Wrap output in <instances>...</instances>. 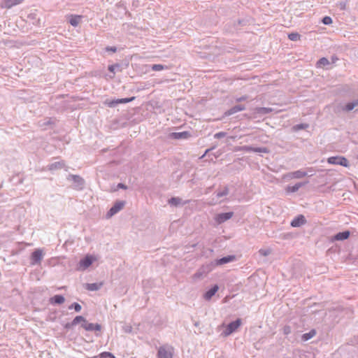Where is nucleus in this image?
<instances>
[{"label": "nucleus", "instance_id": "4468645a", "mask_svg": "<svg viewBox=\"0 0 358 358\" xmlns=\"http://www.w3.org/2000/svg\"><path fill=\"white\" fill-rule=\"evenodd\" d=\"M24 0H2L1 7L3 8H10L14 6L20 4Z\"/></svg>", "mask_w": 358, "mask_h": 358}, {"label": "nucleus", "instance_id": "2f4dec72", "mask_svg": "<svg viewBox=\"0 0 358 358\" xmlns=\"http://www.w3.org/2000/svg\"><path fill=\"white\" fill-rule=\"evenodd\" d=\"M288 38L292 41H296L300 39V35L296 32H292L288 34Z\"/></svg>", "mask_w": 358, "mask_h": 358}, {"label": "nucleus", "instance_id": "6e6552de", "mask_svg": "<svg viewBox=\"0 0 358 358\" xmlns=\"http://www.w3.org/2000/svg\"><path fill=\"white\" fill-rule=\"evenodd\" d=\"M233 215V212L218 213L215 216L214 220L217 224H220L230 220Z\"/></svg>", "mask_w": 358, "mask_h": 358}, {"label": "nucleus", "instance_id": "f704fd0d", "mask_svg": "<svg viewBox=\"0 0 358 358\" xmlns=\"http://www.w3.org/2000/svg\"><path fill=\"white\" fill-rule=\"evenodd\" d=\"M99 358H115V357L110 352H104L99 355Z\"/></svg>", "mask_w": 358, "mask_h": 358}, {"label": "nucleus", "instance_id": "a19ab883", "mask_svg": "<svg viewBox=\"0 0 358 358\" xmlns=\"http://www.w3.org/2000/svg\"><path fill=\"white\" fill-rule=\"evenodd\" d=\"M323 24L329 25L332 23V20L330 17L326 16L322 19Z\"/></svg>", "mask_w": 358, "mask_h": 358}, {"label": "nucleus", "instance_id": "c756f323", "mask_svg": "<svg viewBox=\"0 0 358 358\" xmlns=\"http://www.w3.org/2000/svg\"><path fill=\"white\" fill-rule=\"evenodd\" d=\"M329 64V60L326 57H322L317 62V67H323Z\"/></svg>", "mask_w": 358, "mask_h": 358}, {"label": "nucleus", "instance_id": "9d476101", "mask_svg": "<svg viewBox=\"0 0 358 358\" xmlns=\"http://www.w3.org/2000/svg\"><path fill=\"white\" fill-rule=\"evenodd\" d=\"M210 269L207 267H201L193 275L192 279L194 281H197L204 278L209 273Z\"/></svg>", "mask_w": 358, "mask_h": 358}, {"label": "nucleus", "instance_id": "c9c22d12", "mask_svg": "<svg viewBox=\"0 0 358 358\" xmlns=\"http://www.w3.org/2000/svg\"><path fill=\"white\" fill-rule=\"evenodd\" d=\"M269 150L265 147L255 148V152L268 153Z\"/></svg>", "mask_w": 358, "mask_h": 358}, {"label": "nucleus", "instance_id": "49530a36", "mask_svg": "<svg viewBox=\"0 0 358 358\" xmlns=\"http://www.w3.org/2000/svg\"><path fill=\"white\" fill-rule=\"evenodd\" d=\"M106 51H111L113 52H115L117 51V48H116V47L108 46V47L106 48Z\"/></svg>", "mask_w": 358, "mask_h": 358}, {"label": "nucleus", "instance_id": "5701e85b", "mask_svg": "<svg viewBox=\"0 0 358 358\" xmlns=\"http://www.w3.org/2000/svg\"><path fill=\"white\" fill-rule=\"evenodd\" d=\"M64 165L65 164H64V163L62 161H61V162H56L50 164L48 166V169L50 171L61 169H62L64 166Z\"/></svg>", "mask_w": 358, "mask_h": 358}, {"label": "nucleus", "instance_id": "1a4fd4ad", "mask_svg": "<svg viewBox=\"0 0 358 358\" xmlns=\"http://www.w3.org/2000/svg\"><path fill=\"white\" fill-rule=\"evenodd\" d=\"M71 180L75 184V188L78 189H82L83 188L85 181L83 178L78 175L70 174L67 178Z\"/></svg>", "mask_w": 358, "mask_h": 358}, {"label": "nucleus", "instance_id": "a211bd4d", "mask_svg": "<svg viewBox=\"0 0 358 358\" xmlns=\"http://www.w3.org/2000/svg\"><path fill=\"white\" fill-rule=\"evenodd\" d=\"M235 259H236L235 255H228L227 257L217 259L215 261V264L216 265H222V264H228L229 262H234Z\"/></svg>", "mask_w": 358, "mask_h": 358}, {"label": "nucleus", "instance_id": "72a5a7b5", "mask_svg": "<svg viewBox=\"0 0 358 358\" xmlns=\"http://www.w3.org/2000/svg\"><path fill=\"white\" fill-rule=\"evenodd\" d=\"M164 69H166V66H164L162 64H153L152 66V70L155 71H159L164 70Z\"/></svg>", "mask_w": 358, "mask_h": 358}, {"label": "nucleus", "instance_id": "c03bdc74", "mask_svg": "<svg viewBox=\"0 0 358 358\" xmlns=\"http://www.w3.org/2000/svg\"><path fill=\"white\" fill-rule=\"evenodd\" d=\"M118 68H120V66L118 64L110 65L108 66V70L110 72L115 73V69Z\"/></svg>", "mask_w": 358, "mask_h": 358}, {"label": "nucleus", "instance_id": "39448f33", "mask_svg": "<svg viewBox=\"0 0 358 358\" xmlns=\"http://www.w3.org/2000/svg\"><path fill=\"white\" fill-rule=\"evenodd\" d=\"M327 162L331 164L341 165L345 167H348L349 166L348 159L341 156L330 157L328 158Z\"/></svg>", "mask_w": 358, "mask_h": 358}, {"label": "nucleus", "instance_id": "2eb2a0df", "mask_svg": "<svg viewBox=\"0 0 358 358\" xmlns=\"http://www.w3.org/2000/svg\"><path fill=\"white\" fill-rule=\"evenodd\" d=\"M350 231H344L342 232H339L336 234V235L331 237V242H334L335 241H343L349 238L350 236Z\"/></svg>", "mask_w": 358, "mask_h": 358}, {"label": "nucleus", "instance_id": "393cba45", "mask_svg": "<svg viewBox=\"0 0 358 358\" xmlns=\"http://www.w3.org/2000/svg\"><path fill=\"white\" fill-rule=\"evenodd\" d=\"M316 335L315 329H311L309 332L305 333L301 336V340L303 341H308Z\"/></svg>", "mask_w": 358, "mask_h": 358}, {"label": "nucleus", "instance_id": "20e7f679", "mask_svg": "<svg viewBox=\"0 0 358 358\" xmlns=\"http://www.w3.org/2000/svg\"><path fill=\"white\" fill-rule=\"evenodd\" d=\"M358 106V99H354L352 101L346 103L345 106H337L334 108L335 113H338L341 110L350 112Z\"/></svg>", "mask_w": 358, "mask_h": 358}, {"label": "nucleus", "instance_id": "c85d7f7f", "mask_svg": "<svg viewBox=\"0 0 358 358\" xmlns=\"http://www.w3.org/2000/svg\"><path fill=\"white\" fill-rule=\"evenodd\" d=\"M86 322V319L81 316V315H78V316H76L72 321V324H73L74 326L77 325L79 323H81V324L83 323H85Z\"/></svg>", "mask_w": 358, "mask_h": 358}, {"label": "nucleus", "instance_id": "09e8293b", "mask_svg": "<svg viewBox=\"0 0 358 358\" xmlns=\"http://www.w3.org/2000/svg\"><path fill=\"white\" fill-rule=\"evenodd\" d=\"M73 327H74V325H73V324H72V322H71L66 323V324H65V326H64V327H65L66 329H71V328H73Z\"/></svg>", "mask_w": 358, "mask_h": 358}, {"label": "nucleus", "instance_id": "864d4df0", "mask_svg": "<svg viewBox=\"0 0 358 358\" xmlns=\"http://www.w3.org/2000/svg\"><path fill=\"white\" fill-rule=\"evenodd\" d=\"M97 357H99V356H94L92 357H87V358H97Z\"/></svg>", "mask_w": 358, "mask_h": 358}, {"label": "nucleus", "instance_id": "4c0bfd02", "mask_svg": "<svg viewBox=\"0 0 358 358\" xmlns=\"http://www.w3.org/2000/svg\"><path fill=\"white\" fill-rule=\"evenodd\" d=\"M308 127V124H299L294 127L295 130H301V129H306Z\"/></svg>", "mask_w": 358, "mask_h": 358}, {"label": "nucleus", "instance_id": "5fc2aeb1", "mask_svg": "<svg viewBox=\"0 0 358 358\" xmlns=\"http://www.w3.org/2000/svg\"><path fill=\"white\" fill-rule=\"evenodd\" d=\"M131 358H136V357H131Z\"/></svg>", "mask_w": 358, "mask_h": 358}, {"label": "nucleus", "instance_id": "3c124183", "mask_svg": "<svg viewBox=\"0 0 358 358\" xmlns=\"http://www.w3.org/2000/svg\"><path fill=\"white\" fill-rule=\"evenodd\" d=\"M254 346H255V348L256 349H259V345H258V343H255Z\"/></svg>", "mask_w": 358, "mask_h": 358}, {"label": "nucleus", "instance_id": "f03ea898", "mask_svg": "<svg viewBox=\"0 0 358 358\" xmlns=\"http://www.w3.org/2000/svg\"><path fill=\"white\" fill-rule=\"evenodd\" d=\"M174 348L171 345H165L159 347L157 352L158 358H173Z\"/></svg>", "mask_w": 358, "mask_h": 358}, {"label": "nucleus", "instance_id": "412c9836", "mask_svg": "<svg viewBox=\"0 0 358 358\" xmlns=\"http://www.w3.org/2000/svg\"><path fill=\"white\" fill-rule=\"evenodd\" d=\"M307 182H298V183L295 184L293 186H287L286 187V192H288V193L296 192L301 187H303L306 184H307Z\"/></svg>", "mask_w": 358, "mask_h": 358}, {"label": "nucleus", "instance_id": "6ab92c4d", "mask_svg": "<svg viewBox=\"0 0 358 358\" xmlns=\"http://www.w3.org/2000/svg\"><path fill=\"white\" fill-rule=\"evenodd\" d=\"M245 109V106H243V105H236V106L231 108L228 110H227L224 113V115L226 116H229V115H233V114H234L236 113H238L239 111L244 110Z\"/></svg>", "mask_w": 358, "mask_h": 358}, {"label": "nucleus", "instance_id": "e433bc0d", "mask_svg": "<svg viewBox=\"0 0 358 358\" xmlns=\"http://www.w3.org/2000/svg\"><path fill=\"white\" fill-rule=\"evenodd\" d=\"M69 309L74 308L76 312H80L81 310V306L78 303H73L69 307Z\"/></svg>", "mask_w": 358, "mask_h": 358}, {"label": "nucleus", "instance_id": "4be33fe9", "mask_svg": "<svg viewBox=\"0 0 358 358\" xmlns=\"http://www.w3.org/2000/svg\"><path fill=\"white\" fill-rule=\"evenodd\" d=\"M103 286V282L99 283H87L85 285V287L89 291H97L101 288Z\"/></svg>", "mask_w": 358, "mask_h": 358}, {"label": "nucleus", "instance_id": "de8ad7c7", "mask_svg": "<svg viewBox=\"0 0 358 358\" xmlns=\"http://www.w3.org/2000/svg\"><path fill=\"white\" fill-rule=\"evenodd\" d=\"M117 188H120V189H127V186L125 185L123 183H119L117 185Z\"/></svg>", "mask_w": 358, "mask_h": 358}, {"label": "nucleus", "instance_id": "9b49d317", "mask_svg": "<svg viewBox=\"0 0 358 358\" xmlns=\"http://www.w3.org/2000/svg\"><path fill=\"white\" fill-rule=\"evenodd\" d=\"M308 176V173L302 171V170H297L293 172H289L286 174L285 178L289 179H300L302 178L306 177Z\"/></svg>", "mask_w": 358, "mask_h": 358}, {"label": "nucleus", "instance_id": "f257e3e1", "mask_svg": "<svg viewBox=\"0 0 358 358\" xmlns=\"http://www.w3.org/2000/svg\"><path fill=\"white\" fill-rule=\"evenodd\" d=\"M99 259L98 256L94 255H87L85 257L79 261L78 264V271H85L94 262Z\"/></svg>", "mask_w": 358, "mask_h": 358}, {"label": "nucleus", "instance_id": "423d86ee", "mask_svg": "<svg viewBox=\"0 0 358 358\" xmlns=\"http://www.w3.org/2000/svg\"><path fill=\"white\" fill-rule=\"evenodd\" d=\"M241 324V319H237L236 321H234L231 323H229L225 331L223 332L224 335L225 336H228L230 334H231L233 332H234Z\"/></svg>", "mask_w": 358, "mask_h": 358}, {"label": "nucleus", "instance_id": "603ef678", "mask_svg": "<svg viewBox=\"0 0 358 358\" xmlns=\"http://www.w3.org/2000/svg\"><path fill=\"white\" fill-rule=\"evenodd\" d=\"M254 346H255V348L256 349H259V345H258V343H255Z\"/></svg>", "mask_w": 358, "mask_h": 358}, {"label": "nucleus", "instance_id": "b1692460", "mask_svg": "<svg viewBox=\"0 0 358 358\" xmlns=\"http://www.w3.org/2000/svg\"><path fill=\"white\" fill-rule=\"evenodd\" d=\"M64 301H65V299L62 295H55L53 297L50 298V302L52 304H53V303L62 304Z\"/></svg>", "mask_w": 358, "mask_h": 358}, {"label": "nucleus", "instance_id": "a18cd8bd", "mask_svg": "<svg viewBox=\"0 0 358 358\" xmlns=\"http://www.w3.org/2000/svg\"><path fill=\"white\" fill-rule=\"evenodd\" d=\"M247 99H248L247 96H242L236 98V102H241V101H244L247 100Z\"/></svg>", "mask_w": 358, "mask_h": 358}, {"label": "nucleus", "instance_id": "cd10ccee", "mask_svg": "<svg viewBox=\"0 0 358 358\" xmlns=\"http://www.w3.org/2000/svg\"><path fill=\"white\" fill-rule=\"evenodd\" d=\"M256 111L258 114L266 115L268 114L272 111V108L266 107H259L256 108Z\"/></svg>", "mask_w": 358, "mask_h": 358}, {"label": "nucleus", "instance_id": "7ed1b4c3", "mask_svg": "<svg viewBox=\"0 0 358 358\" xmlns=\"http://www.w3.org/2000/svg\"><path fill=\"white\" fill-rule=\"evenodd\" d=\"M126 202L124 201H117L114 205L110 208L106 213V218L109 219L118 212H120L124 207Z\"/></svg>", "mask_w": 358, "mask_h": 358}, {"label": "nucleus", "instance_id": "8fccbe9b", "mask_svg": "<svg viewBox=\"0 0 358 358\" xmlns=\"http://www.w3.org/2000/svg\"><path fill=\"white\" fill-rule=\"evenodd\" d=\"M217 203V201H215L214 199H212V201L209 203L210 205L213 206Z\"/></svg>", "mask_w": 358, "mask_h": 358}, {"label": "nucleus", "instance_id": "aec40b11", "mask_svg": "<svg viewBox=\"0 0 358 358\" xmlns=\"http://www.w3.org/2000/svg\"><path fill=\"white\" fill-rule=\"evenodd\" d=\"M219 287L217 285H215L211 289L208 290L203 295V297L206 300H210L218 291Z\"/></svg>", "mask_w": 358, "mask_h": 358}, {"label": "nucleus", "instance_id": "37998d69", "mask_svg": "<svg viewBox=\"0 0 358 358\" xmlns=\"http://www.w3.org/2000/svg\"><path fill=\"white\" fill-rule=\"evenodd\" d=\"M122 329L126 333H130L132 331V327L130 325H124Z\"/></svg>", "mask_w": 358, "mask_h": 358}, {"label": "nucleus", "instance_id": "dca6fc26", "mask_svg": "<svg viewBox=\"0 0 358 358\" xmlns=\"http://www.w3.org/2000/svg\"><path fill=\"white\" fill-rule=\"evenodd\" d=\"M191 136L189 131L173 132L171 136L174 139H187Z\"/></svg>", "mask_w": 358, "mask_h": 358}, {"label": "nucleus", "instance_id": "ddd939ff", "mask_svg": "<svg viewBox=\"0 0 358 358\" xmlns=\"http://www.w3.org/2000/svg\"><path fill=\"white\" fill-rule=\"evenodd\" d=\"M44 252L43 250L37 249L31 255V264H35L39 263L43 259Z\"/></svg>", "mask_w": 358, "mask_h": 358}, {"label": "nucleus", "instance_id": "ea45409f", "mask_svg": "<svg viewBox=\"0 0 358 358\" xmlns=\"http://www.w3.org/2000/svg\"><path fill=\"white\" fill-rule=\"evenodd\" d=\"M242 150L245 152H255V147H252L250 145H245L242 148Z\"/></svg>", "mask_w": 358, "mask_h": 358}, {"label": "nucleus", "instance_id": "f3484780", "mask_svg": "<svg viewBox=\"0 0 358 358\" xmlns=\"http://www.w3.org/2000/svg\"><path fill=\"white\" fill-rule=\"evenodd\" d=\"M306 222V219L303 215H300L295 217L292 222H291V226L293 227H299Z\"/></svg>", "mask_w": 358, "mask_h": 358}, {"label": "nucleus", "instance_id": "7c9ffc66", "mask_svg": "<svg viewBox=\"0 0 358 358\" xmlns=\"http://www.w3.org/2000/svg\"><path fill=\"white\" fill-rule=\"evenodd\" d=\"M229 192V188L227 187H224L222 191H219L216 194V196L217 198H220L224 196H227Z\"/></svg>", "mask_w": 358, "mask_h": 358}, {"label": "nucleus", "instance_id": "bb28decb", "mask_svg": "<svg viewBox=\"0 0 358 358\" xmlns=\"http://www.w3.org/2000/svg\"><path fill=\"white\" fill-rule=\"evenodd\" d=\"M169 203L173 206H178L184 204L179 197H172L169 200Z\"/></svg>", "mask_w": 358, "mask_h": 358}, {"label": "nucleus", "instance_id": "79ce46f5", "mask_svg": "<svg viewBox=\"0 0 358 358\" xmlns=\"http://www.w3.org/2000/svg\"><path fill=\"white\" fill-rule=\"evenodd\" d=\"M285 335H289L292 332V329L289 326H285L282 329Z\"/></svg>", "mask_w": 358, "mask_h": 358}, {"label": "nucleus", "instance_id": "0eeeda50", "mask_svg": "<svg viewBox=\"0 0 358 358\" xmlns=\"http://www.w3.org/2000/svg\"><path fill=\"white\" fill-rule=\"evenodd\" d=\"M134 99H135V97L133 96L131 98L117 99H113V100L107 99L105 101V103L110 108H114L120 103H129V102L133 101Z\"/></svg>", "mask_w": 358, "mask_h": 358}, {"label": "nucleus", "instance_id": "a878e982", "mask_svg": "<svg viewBox=\"0 0 358 358\" xmlns=\"http://www.w3.org/2000/svg\"><path fill=\"white\" fill-rule=\"evenodd\" d=\"M80 15H71L69 20V23L73 27H77L81 21Z\"/></svg>", "mask_w": 358, "mask_h": 358}, {"label": "nucleus", "instance_id": "473e14b6", "mask_svg": "<svg viewBox=\"0 0 358 358\" xmlns=\"http://www.w3.org/2000/svg\"><path fill=\"white\" fill-rule=\"evenodd\" d=\"M259 253L260 255L266 257L271 253V250L270 248H263L259 250Z\"/></svg>", "mask_w": 358, "mask_h": 358}, {"label": "nucleus", "instance_id": "58836bf2", "mask_svg": "<svg viewBox=\"0 0 358 358\" xmlns=\"http://www.w3.org/2000/svg\"><path fill=\"white\" fill-rule=\"evenodd\" d=\"M226 136H227V133L226 132L220 131V132L216 133L214 135V138L220 139L221 138L225 137Z\"/></svg>", "mask_w": 358, "mask_h": 358}, {"label": "nucleus", "instance_id": "f8f14e48", "mask_svg": "<svg viewBox=\"0 0 358 358\" xmlns=\"http://www.w3.org/2000/svg\"><path fill=\"white\" fill-rule=\"evenodd\" d=\"M82 327L88 331H99L101 329V326L99 324L90 323L87 320L85 323L82 324Z\"/></svg>", "mask_w": 358, "mask_h": 358}]
</instances>
